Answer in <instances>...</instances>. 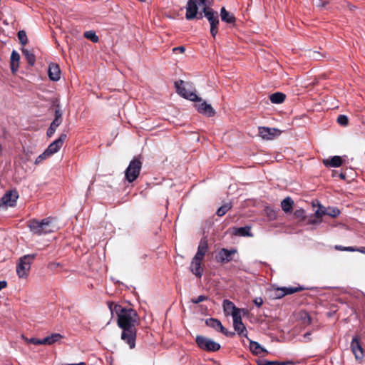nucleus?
I'll list each match as a JSON object with an SVG mask.
<instances>
[{
  "mask_svg": "<svg viewBox=\"0 0 365 365\" xmlns=\"http://www.w3.org/2000/svg\"><path fill=\"white\" fill-rule=\"evenodd\" d=\"M110 311L115 312L117 314L118 326L122 329L121 339L130 347L134 349L137 336L136 327L140 324V318L137 312L131 308L126 309L121 305H109Z\"/></svg>",
  "mask_w": 365,
  "mask_h": 365,
  "instance_id": "1",
  "label": "nucleus"
},
{
  "mask_svg": "<svg viewBox=\"0 0 365 365\" xmlns=\"http://www.w3.org/2000/svg\"><path fill=\"white\" fill-rule=\"evenodd\" d=\"M28 227L30 231L36 235H42L51 233L54 231L55 225L53 223V218L46 217L42 220L32 219L28 221Z\"/></svg>",
  "mask_w": 365,
  "mask_h": 365,
  "instance_id": "2",
  "label": "nucleus"
},
{
  "mask_svg": "<svg viewBox=\"0 0 365 365\" xmlns=\"http://www.w3.org/2000/svg\"><path fill=\"white\" fill-rule=\"evenodd\" d=\"M36 254L26 255L20 257L16 265V273L20 278H26L29 274L31 264L36 258Z\"/></svg>",
  "mask_w": 365,
  "mask_h": 365,
  "instance_id": "3",
  "label": "nucleus"
},
{
  "mask_svg": "<svg viewBox=\"0 0 365 365\" xmlns=\"http://www.w3.org/2000/svg\"><path fill=\"white\" fill-rule=\"evenodd\" d=\"M142 162L138 158L133 159L125 171V178L129 182L135 181L140 175Z\"/></svg>",
  "mask_w": 365,
  "mask_h": 365,
  "instance_id": "4",
  "label": "nucleus"
},
{
  "mask_svg": "<svg viewBox=\"0 0 365 365\" xmlns=\"http://www.w3.org/2000/svg\"><path fill=\"white\" fill-rule=\"evenodd\" d=\"M195 342L197 346L207 351H217L220 349V345L203 336H197Z\"/></svg>",
  "mask_w": 365,
  "mask_h": 365,
  "instance_id": "5",
  "label": "nucleus"
},
{
  "mask_svg": "<svg viewBox=\"0 0 365 365\" xmlns=\"http://www.w3.org/2000/svg\"><path fill=\"white\" fill-rule=\"evenodd\" d=\"M184 81L180 80L175 82V86L176 88L177 93L184 98L188 99L192 101H200L201 99L197 95L192 91H188L185 87L183 86Z\"/></svg>",
  "mask_w": 365,
  "mask_h": 365,
  "instance_id": "6",
  "label": "nucleus"
},
{
  "mask_svg": "<svg viewBox=\"0 0 365 365\" xmlns=\"http://www.w3.org/2000/svg\"><path fill=\"white\" fill-rule=\"evenodd\" d=\"M185 18L188 21L203 18L202 13L198 12V6L196 4L195 0H188L186 6Z\"/></svg>",
  "mask_w": 365,
  "mask_h": 365,
  "instance_id": "7",
  "label": "nucleus"
},
{
  "mask_svg": "<svg viewBox=\"0 0 365 365\" xmlns=\"http://www.w3.org/2000/svg\"><path fill=\"white\" fill-rule=\"evenodd\" d=\"M259 134L264 140H273L281 134V130L274 128L259 127Z\"/></svg>",
  "mask_w": 365,
  "mask_h": 365,
  "instance_id": "8",
  "label": "nucleus"
},
{
  "mask_svg": "<svg viewBox=\"0 0 365 365\" xmlns=\"http://www.w3.org/2000/svg\"><path fill=\"white\" fill-rule=\"evenodd\" d=\"M236 252L237 250L235 249L227 250L222 248L215 256V259L221 264L228 263L232 259V255Z\"/></svg>",
  "mask_w": 365,
  "mask_h": 365,
  "instance_id": "9",
  "label": "nucleus"
},
{
  "mask_svg": "<svg viewBox=\"0 0 365 365\" xmlns=\"http://www.w3.org/2000/svg\"><path fill=\"white\" fill-rule=\"evenodd\" d=\"M351 350L356 361H361L364 358V349L357 336L353 337L351 342Z\"/></svg>",
  "mask_w": 365,
  "mask_h": 365,
  "instance_id": "10",
  "label": "nucleus"
},
{
  "mask_svg": "<svg viewBox=\"0 0 365 365\" xmlns=\"http://www.w3.org/2000/svg\"><path fill=\"white\" fill-rule=\"evenodd\" d=\"M324 215H327V207L319 205L314 214L308 218L307 225H318L321 223Z\"/></svg>",
  "mask_w": 365,
  "mask_h": 365,
  "instance_id": "11",
  "label": "nucleus"
},
{
  "mask_svg": "<svg viewBox=\"0 0 365 365\" xmlns=\"http://www.w3.org/2000/svg\"><path fill=\"white\" fill-rule=\"evenodd\" d=\"M67 138V135L65 133L60 135L58 139L52 142L48 148L46 149L48 155L51 156L54 153H57L61 148L63 146V143Z\"/></svg>",
  "mask_w": 365,
  "mask_h": 365,
  "instance_id": "12",
  "label": "nucleus"
},
{
  "mask_svg": "<svg viewBox=\"0 0 365 365\" xmlns=\"http://www.w3.org/2000/svg\"><path fill=\"white\" fill-rule=\"evenodd\" d=\"M19 197L16 191H9L6 192L0 200V207L1 205L14 207Z\"/></svg>",
  "mask_w": 365,
  "mask_h": 365,
  "instance_id": "13",
  "label": "nucleus"
},
{
  "mask_svg": "<svg viewBox=\"0 0 365 365\" xmlns=\"http://www.w3.org/2000/svg\"><path fill=\"white\" fill-rule=\"evenodd\" d=\"M200 103L196 104L197 110L200 113L207 115L208 117H212L215 114V111L211 105L207 104L206 102L199 101Z\"/></svg>",
  "mask_w": 365,
  "mask_h": 365,
  "instance_id": "14",
  "label": "nucleus"
},
{
  "mask_svg": "<svg viewBox=\"0 0 365 365\" xmlns=\"http://www.w3.org/2000/svg\"><path fill=\"white\" fill-rule=\"evenodd\" d=\"M48 75L50 80L57 81L61 78V70L58 64L51 63L48 66Z\"/></svg>",
  "mask_w": 365,
  "mask_h": 365,
  "instance_id": "15",
  "label": "nucleus"
},
{
  "mask_svg": "<svg viewBox=\"0 0 365 365\" xmlns=\"http://www.w3.org/2000/svg\"><path fill=\"white\" fill-rule=\"evenodd\" d=\"M322 162L326 167L339 168L343 164V159L335 155L329 159H324Z\"/></svg>",
  "mask_w": 365,
  "mask_h": 365,
  "instance_id": "16",
  "label": "nucleus"
},
{
  "mask_svg": "<svg viewBox=\"0 0 365 365\" xmlns=\"http://www.w3.org/2000/svg\"><path fill=\"white\" fill-rule=\"evenodd\" d=\"M221 20L227 24H235L236 18L232 13L227 11L225 7H222L220 10Z\"/></svg>",
  "mask_w": 365,
  "mask_h": 365,
  "instance_id": "17",
  "label": "nucleus"
},
{
  "mask_svg": "<svg viewBox=\"0 0 365 365\" xmlns=\"http://www.w3.org/2000/svg\"><path fill=\"white\" fill-rule=\"evenodd\" d=\"M201 264L202 262L196 261L192 259L190 267L191 272L199 278L202 277L203 273V269L201 267Z\"/></svg>",
  "mask_w": 365,
  "mask_h": 365,
  "instance_id": "18",
  "label": "nucleus"
},
{
  "mask_svg": "<svg viewBox=\"0 0 365 365\" xmlns=\"http://www.w3.org/2000/svg\"><path fill=\"white\" fill-rule=\"evenodd\" d=\"M19 61H20V55L17 51L14 50L11 55V61H10L11 70L13 73H15L18 71V68L19 66Z\"/></svg>",
  "mask_w": 365,
  "mask_h": 365,
  "instance_id": "19",
  "label": "nucleus"
},
{
  "mask_svg": "<svg viewBox=\"0 0 365 365\" xmlns=\"http://www.w3.org/2000/svg\"><path fill=\"white\" fill-rule=\"evenodd\" d=\"M222 307L225 314L227 316L230 314L232 315V313L236 311H239V308H237L235 304L229 299L223 300Z\"/></svg>",
  "mask_w": 365,
  "mask_h": 365,
  "instance_id": "20",
  "label": "nucleus"
},
{
  "mask_svg": "<svg viewBox=\"0 0 365 365\" xmlns=\"http://www.w3.org/2000/svg\"><path fill=\"white\" fill-rule=\"evenodd\" d=\"M63 112L60 108L59 105L56 106V109L55 110V118L51 122L50 126L53 128L55 130L61 124L63 118Z\"/></svg>",
  "mask_w": 365,
  "mask_h": 365,
  "instance_id": "21",
  "label": "nucleus"
},
{
  "mask_svg": "<svg viewBox=\"0 0 365 365\" xmlns=\"http://www.w3.org/2000/svg\"><path fill=\"white\" fill-rule=\"evenodd\" d=\"M294 201L290 197H287L281 202V207L285 213H291L293 210Z\"/></svg>",
  "mask_w": 365,
  "mask_h": 365,
  "instance_id": "22",
  "label": "nucleus"
},
{
  "mask_svg": "<svg viewBox=\"0 0 365 365\" xmlns=\"http://www.w3.org/2000/svg\"><path fill=\"white\" fill-rule=\"evenodd\" d=\"M202 11L204 13L203 16H205L209 22H211L214 20L215 21V19H219L217 12L215 11L210 7L202 8Z\"/></svg>",
  "mask_w": 365,
  "mask_h": 365,
  "instance_id": "23",
  "label": "nucleus"
},
{
  "mask_svg": "<svg viewBox=\"0 0 365 365\" xmlns=\"http://www.w3.org/2000/svg\"><path fill=\"white\" fill-rule=\"evenodd\" d=\"M286 95L281 92H276L269 96V100L272 103L279 104L284 101Z\"/></svg>",
  "mask_w": 365,
  "mask_h": 365,
  "instance_id": "24",
  "label": "nucleus"
},
{
  "mask_svg": "<svg viewBox=\"0 0 365 365\" xmlns=\"http://www.w3.org/2000/svg\"><path fill=\"white\" fill-rule=\"evenodd\" d=\"M207 326L215 329L216 331L222 330L223 326L221 322L217 319L210 318L205 321Z\"/></svg>",
  "mask_w": 365,
  "mask_h": 365,
  "instance_id": "25",
  "label": "nucleus"
},
{
  "mask_svg": "<svg viewBox=\"0 0 365 365\" xmlns=\"http://www.w3.org/2000/svg\"><path fill=\"white\" fill-rule=\"evenodd\" d=\"M250 349L255 355H259L262 352L267 353V351L262 348L259 343L253 341L250 342Z\"/></svg>",
  "mask_w": 365,
  "mask_h": 365,
  "instance_id": "26",
  "label": "nucleus"
},
{
  "mask_svg": "<svg viewBox=\"0 0 365 365\" xmlns=\"http://www.w3.org/2000/svg\"><path fill=\"white\" fill-rule=\"evenodd\" d=\"M21 51H22V53L25 56L28 63L30 66H33L36 62V57H35L34 54L32 52H31L29 50L25 49V48H22Z\"/></svg>",
  "mask_w": 365,
  "mask_h": 365,
  "instance_id": "27",
  "label": "nucleus"
},
{
  "mask_svg": "<svg viewBox=\"0 0 365 365\" xmlns=\"http://www.w3.org/2000/svg\"><path fill=\"white\" fill-rule=\"evenodd\" d=\"M234 234L243 236V237H250L252 236V234L250 233V227L246 226V227H242L235 229Z\"/></svg>",
  "mask_w": 365,
  "mask_h": 365,
  "instance_id": "28",
  "label": "nucleus"
},
{
  "mask_svg": "<svg viewBox=\"0 0 365 365\" xmlns=\"http://www.w3.org/2000/svg\"><path fill=\"white\" fill-rule=\"evenodd\" d=\"M63 336L60 334H53L51 336L45 337L43 339V342H44L45 344L51 345L55 343L56 341H58Z\"/></svg>",
  "mask_w": 365,
  "mask_h": 365,
  "instance_id": "29",
  "label": "nucleus"
},
{
  "mask_svg": "<svg viewBox=\"0 0 365 365\" xmlns=\"http://www.w3.org/2000/svg\"><path fill=\"white\" fill-rule=\"evenodd\" d=\"M294 216L299 222H305L306 224L309 217L305 215V211L303 209L296 210L294 212Z\"/></svg>",
  "mask_w": 365,
  "mask_h": 365,
  "instance_id": "30",
  "label": "nucleus"
},
{
  "mask_svg": "<svg viewBox=\"0 0 365 365\" xmlns=\"http://www.w3.org/2000/svg\"><path fill=\"white\" fill-rule=\"evenodd\" d=\"M233 327L235 330L240 336L247 337V331L245 324L242 322L233 324Z\"/></svg>",
  "mask_w": 365,
  "mask_h": 365,
  "instance_id": "31",
  "label": "nucleus"
},
{
  "mask_svg": "<svg viewBox=\"0 0 365 365\" xmlns=\"http://www.w3.org/2000/svg\"><path fill=\"white\" fill-rule=\"evenodd\" d=\"M284 289L285 292H284V294H282V295H288V294H292L295 292H298L304 290V289H306V288H304L302 286L299 285L297 287H284Z\"/></svg>",
  "mask_w": 365,
  "mask_h": 365,
  "instance_id": "32",
  "label": "nucleus"
},
{
  "mask_svg": "<svg viewBox=\"0 0 365 365\" xmlns=\"http://www.w3.org/2000/svg\"><path fill=\"white\" fill-rule=\"evenodd\" d=\"M232 206L231 203H226L222 205L217 209L216 212L217 215H218L219 217L225 215L227 213V212L232 208Z\"/></svg>",
  "mask_w": 365,
  "mask_h": 365,
  "instance_id": "33",
  "label": "nucleus"
},
{
  "mask_svg": "<svg viewBox=\"0 0 365 365\" xmlns=\"http://www.w3.org/2000/svg\"><path fill=\"white\" fill-rule=\"evenodd\" d=\"M210 34L213 38H215L217 32H218V24H219V19H215V21H212L210 22Z\"/></svg>",
  "mask_w": 365,
  "mask_h": 365,
  "instance_id": "34",
  "label": "nucleus"
},
{
  "mask_svg": "<svg viewBox=\"0 0 365 365\" xmlns=\"http://www.w3.org/2000/svg\"><path fill=\"white\" fill-rule=\"evenodd\" d=\"M207 250H208L207 241L205 239H202L198 245L197 252L200 253H202L205 255Z\"/></svg>",
  "mask_w": 365,
  "mask_h": 365,
  "instance_id": "35",
  "label": "nucleus"
},
{
  "mask_svg": "<svg viewBox=\"0 0 365 365\" xmlns=\"http://www.w3.org/2000/svg\"><path fill=\"white\" fill-rule=\"evenodd\" d=\"M85 38L91 40L93 43H97L99 41L98 36L93 31H86L84 33Z\"/></svg>",
  "mask_w": 365,
  "mask_h": 365,
  "instance_id": "36",
  "label": "nucleus"
},
{
  "mask_svg": "<svg viewBox=\"0 0 365 365\" xmlns=\"http://www.w3.org/2000/svg\"><path fill=\"white\" fill-rule=\"evenodd\" d=\"M340 214V210L336 207H327V215L330 216L331 217H336Z\"/></svg>",
  "mask_w": 365,
  "mask_h": 365,
  "instance_id": "37",
  "label": "nucleus"
},
{
  "mask_svg": "<svg viewBox=\"0 0 365 365\" xmlns=\"http://www.w3.org/2000/svg\"><path fill=\"white\" fill-rule=\"evenodd\" d=\"M18 38L23 46H25L28 43L26 33L24 31L22 30L18 32Z\"/></svg>",
  "mask_w": 365,
  "mask_h": 365,
  "instance_id": "38",
  "label": "nucleus"
},
{
  "mask_svg": "<svg viewBox=\"0 0 365 365\" xmlns=\"http://www.w3.org/2000/svg\"><path fill=\"white\" fill-rule=\"evenodd\" d=\"M336 122L341 126H346L349 124V118L345 115H339L337 117Z\"/></svg>",
  "mask_w": 365,
  "mask_h": 365,
  "instance_id": "39",
  "label": "nucleus"
},
{
  "mask_svg": "<svg viewBox=\"0 0 365 365\" xmlns=\"http://www.w3.org/2000/svg\"><path fill=\"white\" fill-rule=\"evenodd\" d=\"M240 312L241 310L240 309H239V311H236L234 313H232V317L233 319V324L242 322Z\"/></svg>",
  "mask_w": 365,
  "mask_h": 365,
  "instance_id": "40",
  "label": "nucleus"
},
{
  "mask_svg": "<svg viewBox=\"0 0 365 365\" xmlns=\"http://www.w3.org/2000/svg\"><path fill=\"white\" fill-rule=\"evenodd\" d=\"M51 155H48V153H47L46 150H45L43 153H41V155H39L36 160H35V164L36 165H38L39 163H41L43 160H44L45 159H46L47 158L50 157Z\"/></svg>",
  "mask_w": 365,
  "mask_h": 365,
  "instance_id": "41",
  "label": "nucleus"
},
{
  "mask_svg": "<svg viewBox=\"0 0 365 365\" xmlns=\"http://www.w3.org/2000/svg\"><path fill=\"white\" fill-rule=\"evenodd\" d=\"M302 318L304 325H309L312 323V318L307 312H304L302 314Z\"/></svg>",
  "mask_w": 365,
  "mask_h": 365,
  "instance_id": "42",
  "label": "nucleus"
},
{
  "mask_svg": "<svg viewBox=\"0 0 365 365\" xmlns=\"http://www.w3.org/2000/svg\"><path fill=\"white\" fill-rule=\"evenodd\" d=\"M195 3L197 6H202L203 8L210 7L211 5L210 0H195Z\"/></svg>",
  "mask_w": 365,
  "mask_h": 365,
  "instance_id": "43",
  "label": "nucleus"
},
{
  "mask_svg": "<svg viewBox=\"0 0 365 365\" xmlns=\"http://www.w3.org/2000/svg\"><path fill=\"white\" fill-rule=\"evenodd\" d=\"M277 361H268L266 359H260L257 361L258 365H277Z\"/></svg>",
  "mask_w": 365,
  "mask_h": 365,
  "instance_id": "44",
  "label": "nucleus"
},
{
  "mask_svg": "<svg viewBox=\"0 0 365 365\" xmlns=\"http://www.w3.org/2000/svg\"><path fill=\"white\" fill-rule=\"evenodd\" d=\"M207 299H208V297L207 296L200 295L198 297H197L195 299H192L191 302L193 304H199V303H200L202 302H204V301H206Z\"/></svg>",
  "mask_w": 365,
  "mask_h": 365,
  "instance_id": "45",
  "label": "nucleus"
},
{
  "mask_svg": "<svg viewBox=\"0 0 365 365\" xmlns=\"http://www.w3.org/2000/svg\"><path fill=\"white\" fill-rule=\"evenodd\" d=\"M61 267V264L59 262H52L48 263V268L51 270H55L58 267Z\"/></svg>",
  "mask_w": 365,
  "mask_h": 365,
  "instance_id": "46",
  "label": "nucleus"
},
{
  "mask_svg": "<svg viewBox=\"0 0 365 365\" xmlns=\"http://www.w3.org/2000/svg\"><path fill=\"white\" fill-rule=\"evenodd\" d=\"M28 341L35 345L45 344L44 342H43V339L41 340L36 338H31Z\"/></svg>",
  "mask_w": 365,
  "mask_h": 365,
  "instance_id": "47",
  "label": "nucleus"
},
{
  "mask_svg": "<svg viewBox=\"0 0 365 365\" xmlns=\"http://www.w3.org/2000/svg\"><path fill=\"white\" fill-rule=\"evenodd\" d=\"M284 292H285L284 287L277 288L276 289V293H275L276 297L282 298V297H284L285 295H282V294H284Z\"/></svg>",
  "mask_w": 365,
  "mask_h": 365,
  "instance_id": "48",
  "label": "nucleus"
},
{
  "mask_svg": "<svg viewBox=\"0 0 365 365\" xmlns=\"http://www.w3.org/2000/svg\"><path fill=\"white\" fill-rule=\"evenodd\" d=\"M205 255L202 253H200L197 251L195 255L192 258L193 259H195L196 261H200L202 262L204 259Z\"/></svg>",
  "mask_w": 365,
  "mask_h": 365,
  "instance_id": "49",
  "label": "nucleus"
},
{
  "mask_svg": "<svg viewBox=\"0 0 365 365\" xmlns=\"http://www.w3.org/2000/svg\"><path fill=\"white\" fill-rule=\"evenodd\" d=\"M220 331L222 332L225 336H230V337H232L235 334V332L227 331L224 327H223L222 330H220Z\"/></svg>",
  "mask_w": 365,
  "mask_h": 365,
  "instance_id": "50",
  "label": "nucleus"
},
{
  "mask_svg": "<svg viewBox=\"0 0 365 365\" xmlns=\"http://www.w3.org/2000/svg\"><path fill=\"white\" fill-rule=\"evenodd\" d=\"M185 51V48L183 46L175 47L173 48V53L180 52L181 53H184Z\"/></svg>",
  "mask_w": 365,
  "mask_h": 365,
  "instance_id": "51",
  "label": "nucleus"
},
{
  "mask_svg": "<svg viewBox=\"0 0 365 365\" xmlns=\"http://www.w3.org/2000/svg\"><path fill=\"white\" fill-rule=\"evenodd\" d=\"M254 303L257 307H260L263 304V299L261 297H257L254 300Z\"/></svg>",
  "mask_w": 365,
  "mask_h": 365,
  "instance_id": "52",
  "label": "nucleus"
},
{
  "mask_svg": "<svg viewBox=\"0 0 365 365\" xmlns=\"http://www.w3.org/2000/svg\"><path fill=\"white\" fill-rule=\"evenodd\" d=\"M55 131H56V130L50 126L48 128L47 132H46L47 136L49 138L51 137L54 134Z\"/></svg>",
  "mask_w": 365,
  "mask_h": 365,
  "instance_id": "53",
  "label": "nucleus"
},
{
  "mask_svg": "<svg viewBox=\"0 0 365 365\" xmlns=\"http://www.w3.org/2000/svg\"><path fill=\"white\" fill-rule=\"evenodd\" d=\"M7 287V282L6 281H0V291L2 289H4Z\"/></svg>",
  "mask_w": 365,
  "mask_h": 365,
  "instance_id": "54",
  "label": "nucleus"
},
{
  "mask_svg": "<svg viewBox=\"0 0 365 365\" xmlns=\"http://www.w3.org/2000/svg\"><path fill=\"white\" fill-rule=\"evenodd\" d=\"M293 362L291 361H277V365H288V364H292Z\"/></svg>",
  "mask_w": 365,
  "mask_h": 365,
  "instance_id": "55",
  "label": "nucleus"
},
{
  "mask_svg": "<svg viewBox=\"0 0 365 365\" xmlns=\"http://www.w3.org/2000/svg\"><path fill=\"white\" fill-rule=\"evenodd\" d=\"M345 251L354 252L356 251V248L354 247H344Z\"/></svg>",
  "mask_w": 365,
  "mask_h": 365,
  "instance_id": "56",
  "label": "nucleus"
},
{
  "mask_svg": "<svg viewBox=\"0 0 365 365\" xmlns=\"http://www.w3.org/2000/svg\"><path fill=\"white\" fill-rule=\"evenodd\" d=\"M344 247H343V246H341V245H336L335 246V249L337 250H340V251H345L344 250Z\"/></svg>",
  "mask_w": 365,
  "mask_h": 365,
  "instance_id": "57",
  "label": "nucleus"
},
{
  "mask_svg": "<svg viewBox=\"0 0 365 365\" xmlns=\"http://www.w3.org/2000/svg\"><path fill=\"white\" fill-rule=\"evenodd\" d=\"M356 251H359V252H362V253H365V247H360V248H356Z\"/></svg>",
  "mask_w": 365,
  "mask_h": 365,
  "instance_id": "58",
  "label": "nucleus"
},
{
  "mask_svg": "<svg viewBox=\"0 0 365 365\" xmlns=\"http://www.w3.org/2000/svg\"><path fill=\"white\" fill-rule=\"evenodd\" d=\"M339 176H340V178H341V179H345V176H346V175H345V174H344V173H341Z\"/></svg>",
  "mask_w": 365,
  "mask_h": 365,
  "instance_id": "59",
  "label": "nucleus"
},
{
  "mask_svg": "<svg viewBox=\"0 0 365 365\" xmlns=\"http://www.w3.org/2000/svg\"><path fill=\"white\" fill-rule=\"evenodd\" d=\"M309 335H310V333H307V334H304V336H305V337H306V336H307V337H309Z\"/></svg>",
  "mask_w": 365,
  "mask_h": 365,
  "instance_id": "60",
  "label": "nucleus"
},
{
  "mask_svg": "<svg viewBox=\"0 0 365 365\" xmlns=\"http://www.w3.org/2000/svg\"><path fill=\"white\" fill-rule=\"evenodd\" d=\"M309 335H310V333H307V334H304V336H305V337H306V336H307V337H309Z\"/></svg>",
  "mask_w": 365,
  "mask_h": 365,
  "instance_id": "61",
  "label": "nucleus"
},
{
  "mask_svg": "<svg viewBox=\"0 0 365 365\" xmlns=\"http://www.w3.org/2000/svg\"><path fill=\"white\" fill-rule=\"evenodd\" d=\"M139 1H141V2H143L145 1V0H138Z\"/></svg>",
  "mask_w": 365,
  "mask_h": 365,
  "instance_id": "62",
  "label": "nucleus"
},
{
  "mask_svg": "<svg viewBox=\"0 0 365 365\" xmlns=\"http://www.w3.org/2000/svg\"><path fill=\"white\" fill-rule=\"evenodd\" d=\"M213 0H210V1L212 3Z\"/></svg>",
  "mask_w": 365,
  "mask_h": 365,
  "instance_id": "63",
  "label": "nucleus"
}]
</instances>
